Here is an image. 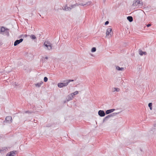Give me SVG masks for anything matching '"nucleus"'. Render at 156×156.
<instances>
[{
    "instance_id": "nucleus-10",
    "label": "nucleus",
    "mask_w": 156,
    "mask_h": 156,
    "mask_svg": "<svg viewBox=\"0 0 156 156\" xmlns=\"http://www.w3.org/2000/svg\"><path fill=\"white\" fill-rule=\"evenodd\" d=\"M7 151V148L6 147H3L0 148V153L6 151Z\"/></svg>"
},
{
    "instance_id": "nucleus-22",
    "label": "nucleus",
    "mask_w": 156,
    "mask_h": 156,
    "mask_svg": "<svg viewBox=\"0 0 156 156\" xmlns=\"http://www.w3.org/2000/svg\"><path fill=\"white\" fill-rule=\"evenodd\" d=\"M148 106L150 108V110H151L152 109V103H150L148 104Z\"/></svg>"
},
{
    "instance_id": "nucleus-13",
    "label": "nucleus",
    "mask_w": 156,
    "mask_h": 156,
    "mask_svg": "<svg viewBox=\"0 0 156 156\" xmlns=\"http://www.w3.org/2000/svg\"><path fill=\"white\" fill-rule=\"evenodd\" d=\"M73 97L71 94L68 95L67 96V101H69L73 99Z\"/></svg>"
},
{
    "instance_id": "nucleus-17",
    "label": "nucleus",
    "mask_w": 156,
    "mask_h": 156,
    "mask_svg": "<svg viewBox=\"0 0 156 156\" xmlns=\"http://www.w3.org/2000/svg\"><path fill=\"white\" fill-rule=\"evenodd\" d=\"M3 34H4L7 35H9V29H6L5 31L3 33Z\"/></svg>"
},
{
    "instance_id": "nucleus-34",
    "label": "nucleus",
    "mask_w": 156,
    "mask_h": 156,
    "mask_svg": "<svg viewBox=\"0 0 156 156\" xmlns=\"http://www.w3.org/2000/svg\"><path fill=\"white\" fill-rule=\"evenodd\" d=\"M45 59H48V57L47 56H46L45 58H44Z\"/></svg>"
},
{
    "instance_id": "nucleus-31",
    "label": "nucleus",
    "mask_w": 156,
    "mask_h": 156,
    "mask_svg": "<svg viewBox=\"0 0 156 156\" xmlns=\"http://www.w3.org/2000/svg\"><path fill=\"white\" fill-rule=\"evenodd\" d=\"M109 23V22L108 21H106L105 23V25H107Z\"/></svg>"
},
{
    "instance_id": "nucleus-23",
    "label": "nucleus",
    "mask_w": 156,
    "mask_h": 156,
    "mask_svg": "<svg viewBox=\"0 0 156 156\" xmlns=\"http://www.w3.org/2000/svg\"><path fill=\"white\" fill-rule=\"evenodd\" d=\"M30 38L32 39H35L36 38L35 36L34 35H32L30 37Z\"/></svg>"
},
{
    "instance_id": "nucleus-21",
    "label": "nucleus",
    "mask_w": 156,
    "mask_h": 156,
    "mask_svg": "<svg viewBox=\"0 0 156 156\" xmlns=\"http://www.w3.org/2000/svg\"><path fill=\"white\" fill-rule=\"evenodd\" d=\"M79 92L78 91H76L74 92V93H71V94L73 96H73H74L75 95H76L78 94Z\"/></svg>"
},
{
    "instance_id": "nucleus-6",
    "label": "nucleus",
    "mask_w": 156,
    "mask_h": 156,
    "mask_svg": "<svg viewBox=\"0 0 156 156\" xmlns=\"http://www.w3.org/2000/svg\"><path fill=\"white\" fill-rule=\"evenodd\" d=\"M5 121L8 123H12V117L11 116L6 117L5 118Z\"/></svg>"
},
{
    "instance_id": "nucleus-3",
    "label": "nucleus",
    "mask_w": 156,
    "mask_h": 156,
    "mask_svg": "<svg viewBox=\"0 0 156 156\" xmlns=\"http://www.w3.org/2000/svg\"><path fill=\"white\" fill-rule=\"evenodd\" d=\"M118 113H113L112 114H110L105 117L103 119V122H105V121H107L108 119L111 117H113L114 116L116 115Z\"/></svg>"
},
{
    "instance_id": "nucleus-32",
    "label": "nucleus",
    "mask_w": 156,
    "mask_h": 156,
    "mask_svg": "<svg viewBox=\"0 0 156 156\" xmlns=\"http://www.w3.org/2000/svg\"><path fill=\"white\" fill-rule=\"evenodd\" d=\"M151 26V25L150 24H148L147 25V27H148Z\"/></svg>"
},
{
    "instance_id": "nucleus-28",
    "label": "nucleus",
    "mask_w": 156,
    "mask_h": 156,
    "mask_svg": "<svg viewBox=\"0 0 156 156\" xmlns=\"http://www.w3.org/2000/svg\"><path fill=\"white\" fill-rule=\"evenodd\" d=\"M48 79L46 77H45L44 78V82H46L48 81Z\"/></svg>"
},
{
    "instance_id": "nucleus-1",
    "label": "nucleus",
    "mask_w": 156,
    "mask_h": 156,
    "mask_svg": "<svg viewBox=\"0 0 156 156\" xmlns=\"http://www.w3.org/2000/svg\"><path fill=\"white\" fill-rule=\"evenodd\" d=\"M43 46L46 50L51 51L52 49V44L49 41H46Z\"/></svg>"
},
{
    "instance_id": "nucleus-25",
    "label": "nucleus",
    "mask_w": 156,
    "mask_h": 156,
    "mask_svg": "<svg viewBox=\"0 0 156 156\" xmlns=\"http://www.w3.org/2000/svg\"><path fill=\"white\" fill-rule=\"evenodd\" d=\"M91 3V2L90 1H88L85 3L86 5H90Z\"/></svg>"
},
{
    "instance_id": "nucleus-24",
    "label": "nucleus",
    "mask_w": 156,
    "mask_h": 156,
    "mask_svg": "<svg viewBox=\"0 0 156 156\" xmlns=\"http://www.w3.org/2000/svg\"><path fill=\"white\" fill-rule=\"evenodd\" d=\"M74 81V80H66V81L67 82L68 84L70 83V82H73Z\"/></svg>"
},
{
    "instance_id": "nucleus-20",
    "label": "nucleus",
    "mask_w": 156,
    "mask_h": 156,
    "mask_svg": "<svg viewBox=\"0 0 156 156\" xmlns=\"http://www.w3.org/2000/svg\"><path fill=\"white\" fill-rule=\"evenodd\" d=\"M6 29H5L4 27H2L0 29V31L2 32L3 33L5 31Z\"/></svg>"
},
{
    "instance_id": "nucleus-16",
    "label": "nucleus",
    "mask_w": 156,
    "mask_h": 156,
    "mask_svg": "<svg viewBox=\"0 0 156 156\" xmlns=\"http://www.w3.org/2000/svg\"><path fill=\"white\" fill-rule=\"evenodd\" d=\"M139 54L140 55H146L147 52L145 51H143L141 50H140L139 51Z\"/></svg>"
},
{
    "instance_id": "nucleus-29",
    "label": "nucleus",
    "mask_w": 156,
    "mask_h": 156,
    "mask_svg": "<svg viewBox=\"0 0 156 156\" xmlns=\"http://www.w3.org/2000/svg\"><path fill=\"white\" fill-rule=\"evenodd\" d=\"M79 5H80L81 6H84L86 5V4H84L81 3V4H79Z\"/></svg>"
},
{
    "instance_id": "nucleus-18",
    "label": "nucleus",
    "mask_w": 156,
    "mask_h": 156,
    "mask_svg": "<svg viewBox=\"0 0 156 156\" xmlns=\"http://www.w3.org/2000/svg\"><path fill=\"white\" fill-rule=\"evenodd\" d=\"M79 5V4L77 3H76V4L73 5H71L70 6V7L72 8V9L73 8H75L76 6H78Z\"/></svg>"
},
{
    "instance_id": "nucleus-14",
    "label": "nucleus",
    "mask_w": 156,
    "mask_h": 156,
    "mask_svg": "<svg viewBox=\"0 0 156 156\" xmlns=\"http://www.w3.org/2000/svg\"><path fill=\"white\" fill-rule=\"evenodd\" d=\"M43 82L41 81L40 82L38 83L35 84V86L36 87H41V85L43 84Z\"/></svg>"
},
{
    "instance_id": "nucleus-27",
    "label": "nucleus",
    "mask_w": 156,
    "mask_h": 156,
    "mask_svg": "<svg viewBox=\"0 0 156 156\" xmlns=\"http://www.w3.org/2000/svg\"><path fill=\"white\" fill-rule=\"evenodd\" d=\"M41 60L42 61V62H45V60L44 58V57H42L41 59Z\"/></svg>"
},
{
    "instance_id": "nucleus-15",
    "label": "nucleus",
    "mask_w": 156,
    "mask_h": 156,
    "mask_svg": "<svg viewBox=\"0 0 156 156\" xmlns=\"http://www.w3.org/2000/svg\"><path fill=\"white\" fill-rule=\"evenodd\" d=\"M116 70L119 71H123L124 70V68L123 67H120L119 66H116Z\"/></svg>"
},
{
    "instance_id": "nucleus-26",
    "label": "nucleus",
    "mask_w": 156,
    "mask_h": 156,
    "mask_svg": "<svg viewBox=\"0 0 156 156\" xmlns=\"http://www.w3.org/2000/svg\"><path fill=\"white\" fill-rule=\"evenodd\" d=\"M96 51V48H95V47H93V48L92 49H91V51L92 52H95V51Z\"/></svg>"
},
{
    "instance_id": "nucleus-30",
    "label": "nucleus",
    "mask_w": 156,
    "mask_h": 156,
    "mask_svg": "<svg viewBox=\"0 0 156 156\" xmlns=\"http://www.w3.org/2000/svg\"><path fill=\"white\" fill-rule=\"evenodd\" d=\"M136 2L138 4H140V0H137L136 1Z\"/></svg>"
},
{
    "instance_id": "nucleus-4",
    "label": "nucleus",
    "mask_w": 156,
    "mask_h": 156,
    "mask_svg": "<svg viewBox=\"0 0 156 156\" xmlns=\"http://www.w3.org/2000/svg\"><path fill=\"white\" fill-rule=\"evenodd\" d=\"M65 83H60L58 84V87L59 88H62L64 87H66L68 85L67 82L66 81V80L64 81Z\"/></svg>"
},
{
    "instance_id": "nucleus-19",
    "label": "nucleus",
    "mask_w": 156,
    "mask_h": 156,
    "mask_svg": "<svg viewBox=\"0 0 156 156\" xmlns=\"http://www.w3.org/2000/svg\"><path fill=\"white\" fill-rule=\"evenodd\" d=\"M127 19L130 22H131L133 21V17L131 16H129L127 17Z\"/></svg>"
},
{
    "instance_id": "nucleus-12",
    "label": "nucleus",
    "mask_w": 156,
    "mask_h": 156,
    "mask_svg": "<svg viewBox=\"0 0 156 156\" xmlns=\"http://www.w3.org/2000/svg\"><path fill=\"white\" fill-rule=\"evenodd\" d=\"M120 89L117 87H113L112 88V91L113 92H119L120 91Z\"/></svg>"
},
{
    "instance_id": "nucleus-7",
    "label": "nucleus",
    "mask_w": 156,
    "mask_h": 156,
    "mask_svg": "<svg viewBox=\"0 0 156 156\" xmlns=\"http://www.w3.org/2000/svg\"><path fill=\"white\" fill-rule=\"evenodd\" d=\"M98 114L101 117H103L105 116V113L104 111L100 110L98 112Z\"/></svg>"
},
{
    "instance_id": "nucleus-33",
    "label": "nucleus",
    "mask_w": 156,
    "mask_h": 156,
    "mask_svg": "<svg viewBox=\"0 0 156 156\" xmlns=\"http://www.w3.org/2000/svg\"><path fill=\"white\" fill-rule=\"evenodd\" d=\"M25 113H30V112L29 111H26V112H25Z\"/></svg>"
},
{
    "instance_id": "nucleus-5",
    "label": "nucleus",
    "mask_w": 156,
    "mask_h": 156,
    "mask_svg": "<svg viewBox=\"0 0 156 156\" xmlns=\"http://www.w3.org/2000/svg\"><path fill=\"white\" fill-rule=\"evenodd\" d=\"M23 39L22 38H21L20 40H16L14 43V46H16L17 45L19 44L20 43L22 42L23 41Z\"/></svg>"
},
{
    "instance_id": "nucleus-36",
    "label": "nucleus",
    "mask_w": 156,
    "mask_h": 156,
    "mask_svg": "<svg viewBox=\"0 0 156 156\" xmlns=\"http://www.w3.org/2000/svg\"><path fill=\"white\" fill-rule=\"evenodd\" d=\"M103 0V2L104 3H105L106 1V0Z\"/></svg>"
},
{
    "instance_id": "nucleus-2",
    "label": "nucleus",
    "mask_w": 156,
    "mask_h": 156,
    "mask_svg": "<svg viewBox=\"0 0 156 156\" xmlns=\"http://www.w3.org/2000/svg\"><path fill=\"white\" fill-rule=\"evenodd\" d=\"M112 30V28L110 27H109L107 29L106 37L109 38L112 36L113 32Z\"/></svg>"
},
{
    "instance_id": "nucleus-9",
    "label": "nucleus",
    "mask_w": 156,
    "mask_h": 156,
    "mask_svg": "<svg viewBox=\"0 0 156 156\" xmlns=\"http://www.w3.org/2000/svg\"><path fill=\"white\" fill-rule=\"evenodd\" d=\"M63 8L64 10L66 11H70L72 9V8L68 7L67 5L64 6V8Z\"/></svg>"
},
{
    "instance_id": "nucleus-35",
    "label": "nucleus",
    "mask_w": 156,
    "mask_h": 156,
    "mask_svg": "<svg viewBox=\"0 0 156 156\" xmlns=\"http://www.w3.org/2000/svg\"><path fill=\"white\" fill-rule=\"evenodd\" d=\"M14 83L16 86L17 85V83Z\"/></svg>"
},
{
    "instance_id": "nucleus-8",
    "label": "nucleus",
    "mask_w": 156,
    "mask_h": 156,
    "mask_svg": "<svg viewBox=\"0 0 156 156\" xmlns=\"http://www.w3.org/2000/svg\"><path fill=\"white\" fill-rule=\"evenodd\" d=\"M15 152L14 151H11L8 153L6 156H15Z\"/></svg>"
},
{
    "instance_id": "nucleus-11",
    "label": "nucleus",
    "mask_w": 156,
    "mask_h": 156,
    "mask_svg": "<svg viewBox=\"0 0 156 156\" xmlns=\"http://www.w3.org/2000/svg\"><path fill=\"white\" fill-rule=\"evenodd\" d=\"M115 110L114 109H112L109 110H107L106 112V114H108L110 113L111 112H113Z\"/></svg>"
}]
</instances>
